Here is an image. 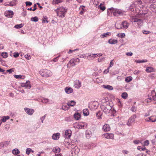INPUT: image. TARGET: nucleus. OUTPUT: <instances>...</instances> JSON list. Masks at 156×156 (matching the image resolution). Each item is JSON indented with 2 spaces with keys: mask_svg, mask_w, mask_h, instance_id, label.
Segmentation results:
<instances>
[{
  "mask_svg": "<svg viewBox=\"0 0 156 156\" xmlns=\"http://www.w3.org/2000/svg\"><path fill=\"white\" fill-rule=\"evenodd\" d=\"M109 10H112L113 15L115 16H118L122 13L121 10L114 9L112 7L109 9Z\"/></svg>",
  "mask_w": 156,
  "mask_h": 156,
  "instance_id": "obj_6",
  "label": "nucleus"
},
{
  "mask_svg": "<svg viewBox=\"0 0 156 156\" xmlns=\"http://www.w3.org/2000/svg\"><path fill=\"white\" fill-rule=\"evenodd\" d=\"M145 120L147 122H155L156 121V118H155L154 120L151 119V117H148L145 119Z\"/></svg>",
  "mask_w": 156,
  "mask_h": 156,
  "instance_id": "obj_29",
  "label": "nucleus"
},
{
  "mask_svg": "<svg viewBox=\"0 0 156 156\" xmlns=\"http://www.w3.org/2000/svg\"><path fill=\"white\" fill-rule=\"evenodd\" d=\"M65 91L67 94H69L72 93L73 90L72 88L67 87L65 89Z\"/></svg>",
  "mask_w": 156,
  "mask_h": 156,
  "instance_id": "obj_19",
  "label": "nucleus"
},
{
  "mask_svg": "<svg viewBox=\"0 0 156 156\" xmlns=\"http://www.w3.org/2000/svg\"><path fill=\"white\" fill-rule=\"evenodd\" d=\"M94 55H97V56H98V55H97V54H92V55L91 54H89V53L87 54V55L88 56V58H87L88 59H90L92 57H93L94 58L96 57V56H94Z\"/></svg>",
  "mask_w": 156,
  "mask_h": 156,
  "instance_id": "obj_28",
  "label": "nucleus"
},
{
  "mask_svg": "<svg viewBox=\"0 0 156 156\" xmlns=\"http://www.w3.org/2000/svg\"><path fill=\"white\" fill-rule=\"evenodd\" d=\"M117 36L121 38H122L125 36V34L124 33H121L118 34H117Z\"/></svg>",
  "mask_w": 156,
  "mask_h": 156,
  "instance_id": "obj_41",
  "label": "nucleus"
},
{
  "mask_svg": "<svg viewBox=\"0 0 156 156\" xmlns=\"http://www.w3.org/2000/svg\"><path fill=\"white\" fill-rule=\"evenodd\" d=\"M105 59V58H104V57L102 58H98V62H100L102 61H104V60Z\"/></svg>",
  "mask_w": 156,
  "mask_h": 156,
  "instance_id": "obj_60",
  "label": "nucleus"
},
{
  "mask_svg": "<svg viewBox=\"0 0 156 156\" xmlns=\"http://www.w3.org/2000/svg\"><path fill=\"white\" fill-rule=\"evenodd\" d=\"M5 15L8 18H12L14 14L13 12L11 10H7L4 13Z\"/></svg>",
  "mask_w": 156,
  "mask_h": 156,
  "instance_id": "obj_9",
  "label": "nucleus"
},
{
  "mask_svg": "<svg viewBox=\"0 0 156 156\" xmlns=\"http://www.w3.org/2000/svg\"><path fill=\"white\" fill-rule=\"evenodd\" d=\"M9 119V117L8 116H4L3 119H2V121L3 122H5L6 120L7 119Z\"/></svg>",
  "mask_w": 156,
  "mask_h": 156,
  "instance_id": "obj_39",
  "label": "nucleus"
},
{
  "mask_svg": "<svg viewBox=\"0 0 156 156\" xmlns=\"http://www.w3.org/2000/svg\"><path fill=\"white\" fill-rule=\"evenodd\" d=\"M26 6H30L32 5V2H25Z\"/></svg>",
  "mask_w": 156,
  "mask_h": 156,
  "instance_id": "obj_57",
  "label": "nucleus"
},
{
  "mask_svg": "<svg viewBox=\"0 0 156 156\" xmlns=\"http://www.w3.org/2000/svg\"><path fill=\"white\" fill-rule=\"evenodd\" d=\"M12 152L13 154H19L20 151L18 149L16 148L12 151Z\"/></svg>",
  "mask_w": 156,
  "mask_h": 156,
  "instance_id": "obj_32",
  "label": "nucleus"
},
{
  "mask_svg": "<svg viewBox=\"0 0 156 156\" xmlns=\"http://www.w3.org/2000/svg\"><path fill=\"white\" fill-rule=\"evenodd\" d=\"M132 77L131 76L127 77L125 80V81L126 82H129L132 80Z\"/></svg>",
  "mask_w": 156,
  "mask_h": 156,
  "instance_id": "obj_36",
  "label": "nucleus"
},
{
  "mask_svg": "<svg viewBox=\"0 0 156 156\" xmlns=\"http://www.w3.org/2000/svg\"><path fill=\"white\" fill-rule=\"evenodd\" d=\"M149 141L148 140H146L144 142V146H147L149 145Z\"/></svg>",
  "mask_w": 156,
  "mask_h": 156,
  "instance_id": "obj_55",
  "label": "nucleus"
},
{
  "mask_svg": "<svg viewBox=\"0 0 156 156\" xmlns=\"http://www.w3.org/2000/svg\"><path fill=\"white\" fill-rule=\"evenodd\" d=\"M40 73L42 76L45 77H48L52 75V73L51 71L46 69L42 70Z\"/></svg>",
  "mask_w": 156,
  "mask_h": 156,
  "instance_id": "obj_2",
  "label": "nucleus"
},
{
  "mask_svg": "<svg viewBox=\"0 0 156 156\" xmlns=\"http://www.w3.org/2000/svg\"><path fill=\"white\" fill-rule=\"evenodd\" d=\"M136 108L134 107H132L131 109V110L132 112H135L136 111Z\"/></svg>",
  "mask_w": 156,
  "mask_h": 156,
  "instance_id": "obj_63",
  "label": "nucleus"
},
{
  "mask_svg": "<svg viewBox=\"0 0 156 156\" xmlns=\"http://www.w3.org/2000/svg\"><path fill=\"white\" fill-rule=\"evenodd\" d=\"M38 18L36 16H35L34 17H32L31 18V20L32 21L36 22L38 21Z\"/></svg>",
  "mask_w": 156,
  "mask_h": 156,
  "instance_id": "obj_45",
  "label": "nucleus"
},
{
  "mask_svg": "<svg viewBox=\"0 0 156 156\" xmlns=\"http://www.w3.org/2000/svg\"><path fill=\"white\" fill-rule=\"evenodd\" d=\"M32 151V150L30 148H27L26 150V153L27 154H29L30 152Z\"/></svg>",
  "mask_w": 156,
  "mask_h": 156,
  "instance_id": "obj_46",
  "label": "nucleus"
},
{
  "mask_svg": "<svg viewBox=\"0 0 156 156\" xmlns=\"http://www.w3.org/2000/svg\"><path fill=\"white\" fill-rule=\"evenodd\" d=\"M128 95L126 93L124 92L122 94V97L124 99H126Z\"/></svg>",
  "mask_w": 156,
  "mask_h": 156,
  "instance_id": "obj_40",
  "label": "nucleus"
},
{
  "mask_svg": "<svg viewBox=\"0 0 156 156\" xmlns=\"http://www.w3.org/2000/svg\"><path fill=\"white\" fill-rule=\"evenodd\" d=\"M99 105L98 103L96 101H94L89 105V108L92 110L96 109Z\"/></svg>",
  "mask_w": 156,
  "mask_h": 156,
  "instance_id": "obj_5",
  "label": "nucleus"
},
{
  "mask_svg": "<svg viewBox=\"0 0 156 156\" xmlns=\"http://www.w3.org/2000/svg\"><path fill=\"white\" fill-rule=\"evenodd\" d=\"M23 26L22 24H17L14 27L16 29H20Z\"/></svg>",
  "mask_w": 156,
  "mask_h": 156,
  "instance_id": "obj_43",
  "label": "nucleus"
},
{
  "mask_svg": "<svg viewBox=\"0 0 156 156\" xmlns=\"http://www.w3.org/2000/svg\"><path fill=\"white\" fill-rule=\"evenodd\" d=\"M21 87H25L27 89H30L31 87V86L30 84V82L29 81H27L26 83H22Z\"/></svg>",
  "mask_w": 156,
  "mask_h": 156,
  "instance_id": "obj_11",
  "label": "nucleus"
},
{
  "mask_svg": "<svg viewBox=\"0 0 156 156\" xmlns=\"http://www.w3.org/2000/svg\"><path fill=\"white\" fill-rule=\"evenodd\" d=\"M83 113L84 116H87L89 115V112L87 109H85L83 110Z\"/></svg>",
  "mask_w": 156,
  "mask_h": 156,
  "instance_id": "obj_30",
  "label": "nucleus"
},
{
  "mask_svg": "<svg viewBox=\"0 0 156 156\" xmlns=\"http://www.w3.org/2000/svg\"><path fill=\"white\" fill-rule=\"evenodd\" d=\"M43 103H47L49 102V99H48L44 98L42 100Z\"/></svg>",
  "mask_w": 156,
  "mask_h": 156,
  "instance_id": "obj_51",
  "label": "nucleus"
},
{
  "mask_svg": "<svg viewBox=\"0 0 156 156\" xmlns=\"http://www.w3.org/2000/svg\"><path fill=\"white\" fill-rule=\"evenodd\" d=\"M111 33L110 32H108L105 33H104L103 34L101 35L102 37H107V36H109L110 35Z\"/></svg>",
  "mask_w": 156,
  "mask_h": 156,
  "instance_id": "obj_37",
  "label": "nucleus"
},
{
  "mask_svg": "<svg viewBox=\"0 0 156 156\" xmlns=\"http://www.w3.org/2000/svg\"><path fill=\"white\" fill-rule=\"evenodd\" d=\"M14 77L17 79H18L19 78H21V77H22V76L21 75H14Z\"/></svg>",
  "mask_w": 156,
  "mask_h": 156,
  "instance_id": "obj_52",
  "label": "nucleus"
},
{
  "mask_svg": "<svg viewBox=\"0 0 156 156\" xmlns=\"http://www.w3.org/2000/svg\"><path fill=\"white\" fill-rule=\"evenodd\" d=\"M69 64H70V65H71V66H73L76 65V64L75 63V62L73 59H71L68 65H69Z\"/></svg>",
  "mask_w": 156,
  "mask_h": 156,
  "instance_id": "obj_35",
  "label": "nucleus"
},
{
  "mask_svg": "<svg viewBox=\"0 0 156 156\" xmlns=\"http://www.w3.org/2000/svg\"><path fill=\"white\" fill-rule=\"evenodd\" d=\"M71 131L70 130H67L65 132L64 137L66 138H69L71 135Z\"/></svg>",
  "mask_w": 156,
  "mask_h": 156,
  "instance_id": "obj_14",
  "label": "nucleus"
},
{
  "mask_svg": "<svg viewBox=\"0 0 156 156\" xmlns=\"http://www.w3.org/2000/svg\"><path fill=\"white\" fill-rule=\"evenodd\" d=\"M24 110L28 115H31L34 112V110L33 109L29 108H24Z\"/></svg>",
  "mask_w": 156,
  "mask_h": 156,
  "instance_id": "obj_13",
  "label": "nucleus"
},
{
  "mask_svg": "<svg viewBox=\"0 0 156 156\" xmlns=\"http://www.w3.org/2000/svg\"><path fill=\"white\" fill-rule=\"evenodd\" d=\"M85 134L87 138L89 139L91 136L92 133L90 130H87Z\"/></svg>",
  "mask_w": 156,
  "mask_h": 156,
  "instance_id": "obj_23",
  "label": "nucleus"
},
{
  "mask_svg": "<svg viewBox=\"0 0 156 156\" xmlns=\"http://www.w3.org/2000/svg\"><path fill=\"white\" fill-rule=\"evenodd\" d=\"M136 5L135 3L132 4L130 6L129 10L132 12L135 11L136 13H139L140 9L137 7V6H136Z\"/></svg>",
  "mask_w": 156,
  "mask_h": 156,
  "instance_id": "obj_4",
  "label": "nucleus"
},
{
  "mask_svg": "<svg viewBox=\"0 0 156 156\" xmlns=\"http://www.w3.org/2000/svg\"><path fill=\"white\" fill-rule=\"evenodd\" d=\"M80 114L79 113L76 112L74 115V117L76 120H79L80 118Z\"/></svg>",
  "mask_w": 156,
  "mask_h": 156,
  "instance_id": "obj_22",
  "label": "nucleus"
},
{
  "mask_svg": "<svg viewBox=\"0 0 156 156\" xmlns=\"http://www.w3.org/2000/svg\"><path fill=\"white\" fill-rule=\"evenodd\" d=\"M142 142V141H140L138 140H135L133 141V143L135 144H138L140 143H141Z\"/></svg>",
  "mask_w": 156,
  "mask_h": 156,
  "instance_id": "obj_50",
  "label": "nucleus"
},
{
  "mask_svg": "<svg viewBox=\"0 0 156 156\" xmlns=\"http://www.w3.org/2000/svg\"><path fill=\"white\" fill-rule=\"evenodd\" d=\"M113 60H112L110 62L109 67L110 68L113 66L114 63L113 62Z\"/></svg>",
  "mask_w": 156,
  "mask_h": 156,
  "instance_id": "obj_61",
  "label": "nucleus"
},
{
  "mask_svg": "<svg viewBox=\"0 0 156 156\" xmlns=\"http://www.w3.org/2000/svg\"><path fill=\"white\" fill-rule=\"evenodd\" d=\"M146 3H150L153 2L154 0H144Z\"/></svg>",
  "mask_w": 156,
  "mask_h": 156,
  "instance_id": "obj_62",
  "label": "nucleus"
},
{
  "mask_svg": "<svg viewBox=\"0 0 156 156\" xmlns=\"http://www.w3.org/2000/svg\"><path fill=\"white\" fill-rule=\"evenodd\" d=\"M143 33L144 34H150L151 32L149 31H147L145 30H143Z\"/></svg>",
  "mask_w": 156,
  "mask_h": 156,
  "instance_id": "obj_54",
  "label": "nucleus"
},
{
  "mask_svg": "<svg viewBox=\"0 0 156 156\" xmlns=\"http://www.w3.org/2000/svg\"><path fill=\"white\" fill-rule=\"evenodd\" d=\"M102 129L104 131L106 132L110 130V128L108 125L106 124L103 126Z\"/></svg>",
  "mask_w": 156,
  "mask_h": 156,
  "instance_id": "obj_17",
  "label": "nucleus"
},
{
  "mask_svg": "<svg viewBox=\"0 0 156 156\" xmlns=\"http://www.w3.org/2000/svg\"><path fill=\"white\" fill-rule=\"evenodd\" d=\"M103 137L107 139H113L114 137L112 133H105L103 135Z\"/></svg>",
  "mask_w": 156,
  "mask_h": 156,
  "instance_id": "obj_10",
  "label": "nucleus"
},
{
  "mask_svg": "<svg viewBox=\"0 0 156 156\" xmlns=\"http://www.w3.org/2000/svg\"><path fill=\"white\" fill-rule=\"evenodd\" d=\"M60 148L58 147H57L53 148L52 150V151L55 153H57L59 152L60 151Z\"/></svg>",
  "mask_w": 156,
  "mask_h": 156,
  "instance_id": "obj_33",
  "label": "nucleus"
},
{
  "mask_svg": "<svg viewBox=\"0 0 156 156\" xmlns=\"http://www.w3.org/2000/svg\"><path fill=\"white\" fill-rule=\"evenodd\" d=\"M147 61V60L146 59L143 60H135V62L137 63H140L142 62H146Z\"/></svg>",
  "mask_w": 156,
  "mask_h": 156,
  "instance_id": "obj_38",
  "label": "nucleus"
},
{
  "mask_svg": "<svg viewBox=\"0 0 156 156\" xmlns=\"http://www.w3.org/2000/svg\"><path fill=\"white\" fill-rule=\"evenodd\" d=\"M60 135L58 133L54 134L52 136V138L54 140H57L59 138Z\"/></svg>",
  "mask_w": 156,
  "mask_h": 156,
  "instance_id": "obj_20",
  "label": "nucleus"
},
{
  "mask_svg": "<svg viewBox=\"0 0 156 156\" xmlns=\"http://www.w3.org/2000/svg\"><path fill=\"white\" fill-rule=\"evenodd\" d=\"M136 5L137 6V7H139L141 9V8L142 5H141L142 2L141 1H136L135 2Z\"/></svg>",
  "mask_w": 156,
  "mask_h": 156,
  "instance_id": "obj_24",
  "label": "nucleus"
},
{
  "mask_svg": "<svg viewBox=\"0 0 156 156\" xmlns=\"http://www.w3.org/2000/svg\"><path fill=\"white\" fill-rule=\"evenodd\" d=\"M67 103L69 106H73L76 104V102L74 101H69Z\"/></svg>",
  "mask_w": 156,
  "mask_h": 156,
  "instance_id": "obj_27",
  "label": "nucleus"
},
{
  "mask_svg": "<svg viewBox=\"0 0 156 156\" xmlns=\"http://www.w3.org/2000/svg\"><path fill=\"white\" fill-rule=\"evenodd\" d=\"M137 24L139 26H141L143 24V21L141 20L140 19L137 22Z\"/></svg>",
  "mask_w": 156,
  "mask_h": 156,
  "instance_id": "obj_49",
  "label": "nucleus"
},
{
  "mask_svg": "<svg viewBox=\"0 0 156 156\" xmlns=\"http://www.w3.org/2000/svg\"><path fill=\"white\" fill-rule=\"evenodd\" d=\"M25 57L27 59L29 60L31 58V57L30 55L27 54L25 55Z\"/></svg>",
  "mask_w": 156,
  "mask_h": 156,
  "instance_id": "obj_56",
  "label": "nucleus"
},
{
  "mask_svg": "<svg viewBox=\"0 0 156 156\" xmlns=\"http://www.w3.org/2000/svg\"><path fill=\"white\" fill-rule=\"evenodd\" d=\"M102 112L101 111H99L96 114V116L98 119H101V116L102 115Z\"/></svg>",
  "mask_w": 156,
  "mask_h": 156,
  "instance_id": "obj_31",
  "label": "nucleus"
},
{
  "mask_svg": "<svg viewBox=\"0 0 156 156\" xmlns=\"http://www.w3.org/2000/svg\"><path fill=\"white\" fill-rule=\"evenodd\" d=\"M69 108V106L68 105V103H63L62 106V109L66 111Z\"/></svg>",
  "mask_w": 156,
  "mask_h": 156,
  "instance_id": "obj_18",
  "label": "nucleus"
},
{
  "mask_svg": "<svg viewBox=\"0 0 156 156\" xmlns=\"http://www.w3.org/2000/svg\"><path fill=\"white\" fill-rule=\"evenodd\" d=\"M57 16L61 18L64 17L65 14L67 11V9L63 7H60L56 10Z\"/></svg>",
  "mask_w": 156,
  "mask_h": 156,
  "instance_id": "obj_1",
  "label": "nucleus"
},
{
  "mask_svg": "<svg viewBox=\"0 0 156 156\" xmlns=\"http://www.w3.org/2000/svg\"><path fill=\"white\" fill-rule=\"evenodd\" d=\"M81 86V83L79 80H76L75 82L74 87L77 89L79 88Z\"/></svg>",
  "mask_w": 156,
  "mask_h": 156,
  "instance_id": "obj_15",
  "label": "nucleus"
},
{
  "mask_svg": "<svg viewBox=\"0 0 156 156\" xmlns=\"http://www.w3.org/2000/svg\"><path fill=\"white\" fill-rule=\"evenodd\" d=\"M101 108L103 111L106 113H109L112 109L111 107L108 104L105 105L104 103V105L101 106Z\"/></svg>",
  "mask_w": 156,
  "mask_h": 156,
  "instance_id": "obj_3",
  "label": "nucleus"
},
{
  "mask_svg": "<svg viewBox=\"0 0 156 156\" xmlns=\"http://www.w3.org/2000/svg\"><path fill=\"white\" fill-rule=\"evenodd\" d=\"M129 25V24L126 21L123 22L120 24V27L117 28V29H121L122 28H127Z\"/></svg>",
  "mask_w": 156,
  "mask_h": 156,
  "instance_id": "obj_8",
  "label": "nucleus"
},
{
  "mask_svg": "<svg viewBox=\"0 0 156 156\" xmlns=\"http://www.w3.org/2000/svg\"><path fill=\"white\" fill-rule=\"evenodd\" d=\"M80 57L81 58H88V56L87 55V54H84L82 55H81Z\"/></svg>",
  "mask_w": 156,
  "mask_h": 156,
  "instance_id": "obj_53",
  "label": "nucleus"
},
{
  "mask_svg": "<svg viewBox=\"0 0 156 156\" xmlns=\"http://www.w3.org/2000/svg\"><path fill=\"white\" fill-rule=\"evenodd\" d=\"M4 5L5 6H14V4H13L12 2H8L7 3H5L4 4Z\"/></svg>",
  "mask_w": 156,
  "mask_h": 156,
  "instance_id": "obj_34",
  "label": "nucleus"
},
{
  "mask_svg": "<svg viewBox=\"0 0 156 156\" xmlns=\"http://www.w3.org/2000/svg\"><path fill=\"white\" fill-rule=\"evenodd\" d=\"M136 118V115H132L128 121L127 125L128 126H130L131 123L135 121V119Z\"/></svg>",
  "mask_w": 156,
  "mask_h": 156,
  "instance_id": "obj_7",
  "label": "nucleus"
},
{
  "mask_svg": "<svg viewBox=\"0 0 156 156\" xmlns=\"http://www.w3.org/2000/svg\"><path fill=\"white\" fill-rule=\"evenodd\" d=\"M117 40L110 39L108 41V43L111 44H115L117 43Z\"/></svg>",
  "mask_w": 156,
  "mask_h": 156,
  "instance_id": "obj_25",
  "label": "nucleus"
},
{
  "mask_svg": "<svg viewBox=\"0 0 156 156\" xmlns=\"http://www.w3.org/2000/svg\"><path fill=\"white\" fill-rule=\"evenodd\" d=\"M133 55V54L132 52H127L126 53V55L128 56H131Z\"/></svg>",
  "mask_w": 156,
  "mask_h": 156,
  "instance_id": "obj_64",
  "label": "nucleus"
},
{
  "mask_svg": "<svg viewBox=\"0 0 156 156\" xmlns=\"http://www.w3.org/2000/svg\"><path fill=\"white\" fill-rule=\"evenodd\" d=\"M80 151V149L77 147H75L72 149V153L73 154H74L76 155H77Z\"/></svg>",
  "mask_w": 156,
  "mask_h": 156,
  "instance_id": "obj_16",
  "label": "nucleus"
},
{
  "mask_svg": "<svg viewBox=\"0 0 156 156\" xmlns=\"http://www.w3.org/2000/svg\"><path fill=\"white\" fill-rule=\"evenodd\" d=\"M55 3V4H58L62 2V0H54Z\"/></svg>",
  "mask_w": 156,
  "mask_h": 156,
  "instance_id": "obj_59",
  "label": "nucleus"
},
{
  "mask_svg": "<svg viewBox=\"0 0 156 156\" xmlns=\"http://www.w3.org/2000/svg\"><path fill=\"white\" fill-rule=\"evenodd\" d=\"M151 95L152 97L151 99L154 101L156 100V94L154 90H152L151 91Z\"/></svg>",
  "mask_w": 156,
  "mask_h": 156,
  "instance_id": "obj_21",
  "label": "nucleus"
},
{
  "mask_svg": "<svg viewBox=\"0 0 156 156\" xmlns=\"http://www.w3.org/2000/svg\"><path fill=\"white\" fill-rule=\"evenodd\" d=\"M103 87L104 88L107 89L109 90H112L113 89V87L109 85H103Z\"/></svg>",
  "mask_w": 156,
  "mask_h": 156,
  "instance_id": "obj_26",
  "label": "nucleus"
},
{
  "mask_svg": "<svg viewBox=\"0 0 156 156\" xmlns=\"http://www.w3.org/2000/svg\"><path fill=\"white\" fill-rule=\"evenodd\" d=\"M99 7H100V9L101 10H102V11H104L105 9V6L102 5L101 4H100V5L99 6Z\"/></svg>",
  "mask_w": 156,
  "mask_h": 156,
  "instance_id": "obj_48",
  "label": "nucleus"
},
{
  "mask_svg": "<svg viewBox=\"0 0 156 156\" xmlns=\"http://www.w3.org/2000/svg\"><path fill=\"white\" fill-rule=\"evenodd\" d=\"M81 127L80 128L81 129H84L85 128H86L87 126V125L86 124H84L83 125H80Z\"/></svg>",
  "mask_w": 156,
  "mask_h": 156,
  "instance_id": "obj_58",
  "label": "nucleus"
},
{
  "mask_svg": "<svg viewBox=\"0 0 156 156\" xmlns=\"http://www.w3.org/2000/svg\"><path fill=\"white\" fill-rule=\"evenodd\" d=\"M8 53L5 52H3L2 53V56L4 58H6L8 57Z\"/></svg>",
  "mask_w": 156,
  "mask_h": 156,
  "instance_id": "obj_44",
  "label": "nucleus"
},
{
  "mask_svg": "<svg viewBox=\"0 0 156 156\" xmlns=\"http://www.w3.org/2000/svg\"><path fill=\"white\" fill-rule=\"evenodd\" d=\"M47 17L46 16H44L42 19V23H45L46 22L47 23H48V20L47 19Z\"/></svg>",
  "mask_w": 156,
  "mask_h": 156,
  "instance_id": "obj_47",
  "label": "nucleus"
},
{
  "mask_svg": "<svg viewBox=\"0 0 156 156\" xmlns=\"http://www.w3.org/2000/svg\"><path fill=\"white\" fill-rule=\"evenodd\" d=\"M153 70L152 68L148 67L146 69V71L147 72L151 73L153 71Z\"/></svg>",
  "mask_w": 156,
  "mask_h": 156,
  "instance_id": "obj_42",
  "label": "nucleus"
},
{
  "mask_svg": "<svg viewBox=\"0 0 156 156\" xmlns=\"http://www.w3.org/2000/svg\"><path fill=\"white\" fill-rule=\"evenodd\" d=\"M150 8L152 11L156 12V2H154L151 5Z\"/></svg>",
  "mask_w": 156,
  "mask_h": 156,
  "instance_id": "obj_12",
  "label": "nucleus"
}]
</instances>
